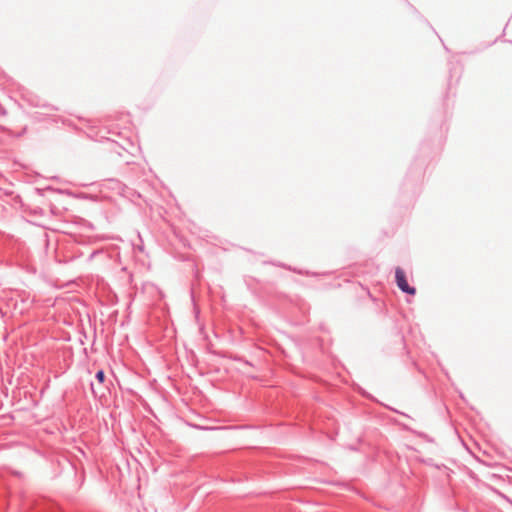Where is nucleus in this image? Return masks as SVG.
I'll list each match as a JSON object with an SVG mask.
<instances>
[{"mask_svg":"<svg viewBox=\"0 0 512 512\" xmlns=\"http://www.w3.org/2000/svg\"><path fill=\"white\" fill-rule=\"evenodd\" d=\"M395 278L397 286L399 287L400 290L407 294L415 295L416 289L414 287L409 286L405 272L400 267H397L395 270Z\"/></svg>","mask_w":512,"mask_h":512,"instance_id":"nucleus-1","label":"nucleus"},{"mask_svg":"<svg viewBox=\"0 0 512 512\" xmlns=\"http://www.w3.org/2000/svg\"><path fill=\"white\" fill-rule=\"evenodd\" d=\"M96 378L99 381V383H103L105 380V374L103 370H99L96 374Z\"/></svg>","mask_w":512,"mask_h":512,"instance_id":"nucleus-2","label":"nucleus"}]
</instances>
